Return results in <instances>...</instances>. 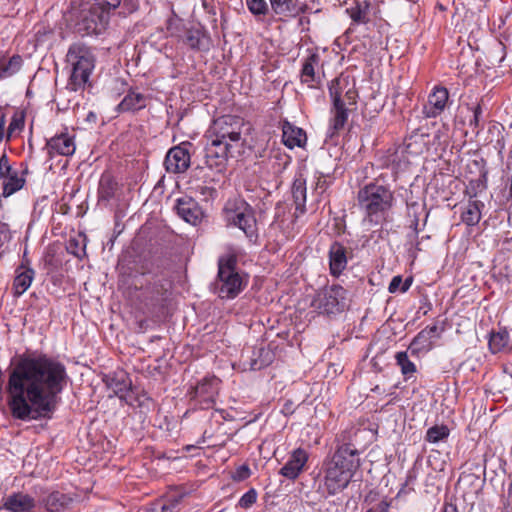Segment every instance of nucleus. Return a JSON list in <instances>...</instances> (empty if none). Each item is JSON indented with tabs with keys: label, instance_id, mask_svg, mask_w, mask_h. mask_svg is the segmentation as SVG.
<instances>
[{
	"label": "nucleus",
	"instance_id": "24",
	"mask_svg": "<svg viewBox=\"0 0 512 512\" xmlns=\"http://www.w3.org/2000/svg\"><path fill=\"white\" fill-rule=\"evenodd\" d=\"M306 133L302 128L295 126L287 120L282 122V141L290 149L303 147L306 143Z\"/></svg>",
	"mask_w": 512,
	"mask_h": 512
},
{
	"label": "nucleus",
	"instance_id": "53",
	"mask_svg": "<svg viewBox=\"0 0 512 512\" xmlns=\"http://www.w3.org/2000/svg\"><path fill=\"white\" fill-rule=\"evenodd\" d=\"M8 225L7 224H0V234H2L4 236L5 239H8L10 238L9 235H8Z\"/></svg>",
	"mask_w": 512,
	"mask_h": 512
},
{
	"label": "nucleus",
	"instance_id": "34",
	"mask_svg": "<svg viewBox=\"0 0 512 512\" xmlns=\"http://www.w3.org/2000/svg\"><path fill=\"white\" fill-rule=\"evenodd\" d=\"M22 62L19 55H14L8 60L2 57L0 59V78H7L16 74L21 69Z\"/></svg>",
	"mask_w": 512,
	"mask_h": 512
},
{
	"label": "nucleus",
	"instance_id": "47",
	"mask_svg": "<svg viewBox=\"0 0 512 512\" xmlns=\"http://www.w3.org/2000/svg\"><path fill=\"white\" fill-rule=\"evenodd\" d=\"M356 96H357V93L356 91L354 90V88H348L346 91H345V95L344 97L342 96V99L344 100V102L348 105H354L356 103Z\"/></svg>",
	"mask_w": 512,
	"mask_h": 512
},
{
	"label": "nucleus",
	"instance_id": "13",
	"mask_svg": "<svg viewBox=\"0 0 512 512\" xmlns=\"http://www.w3.org/2000/svg\"><path fill=\"white\" fill-rule=\"evenodd\" d=\"M324 76L319 54L311 53L302 62L299 75L301 84L306 85L310 89H318L323 84Z\"/></svg>",
	"mask_w": 512,
	"mask_h": 512
},
{
	"label": "nucleus",
	"instance_id": "5",
	"mask_svg": "<svg viewBox=\"0 0 512 512\" xmlns=\"http://www.w3.org/2000/svg\"><path fill=\"white\" fill-rule=\"evenodd\" d=\"M66 60L70 66L67 88L74 92L84 90L95 68L93 51L84 44L74 43L68 49Z\"/></svg>",
	"mask_w": 512,
	"mask_h": 512
},
{
	"label": "nucleus",
	"instance_id": "26",
	"mask_svg": "<svg viewBox=\"0 0 512 512\" xmlns=\"http://www.w3.org/2000/svg\"><path fill=\"white\" fill-rule=\"evenodd\" d=\"M34 275L35 271L24 264L16 268L15 278L13 281V291L15 296H21L29 289L34 279Z\"/></svg>",
	"mask_w": 512,
	"mask_h": 512
},
{
	"label": "nucleus",
	"instance_id": "54",
	"mask_svg": "<svg viewBox=\"0 0 512 512\" xmlns=\"http://www.w3.org/2000/svg\"><path fill=\"white\" fill-rule=\"evenodd\" d=\"M4 125H5V118H4V116H1V118H0V142L3 140V137H4Z\"/></svg>",
	"mask_w": 512,
	"mask_h": 512
},
{
	"label": "nucleus",
	"instance_id": "25",
	"mask_svg": "<svg viewBox=\"0 0 512 512\" xmlns=\"http://www.w3.org/2000/svg\"><path fill=\"white\" fill-rule=\"evenodd\" d=\"M347 266L346 248L339 242H333L329 248V269L331 275L338 277Z\"/></svg>",
	"mask_w": 512,
	"mask_h": 512
},
{
	"label": "nucleus",
	"instance_id": "38",
	"mask_svg": "<svg viewBox=\"0 0 512 512\" xmlns=\"http://www.w3.org/2000/svg\"><path fill=\"white\" fill-rule=\"evenodd\" d=\"M185 29L187 27L183 23V21L177 17L170 18L167 22V31L171 37L182 39Z\"/></svg>",
	"mask_w": 512,
	"mask_h": 512
},
{
	"label": "nucleus",
	"instance_id": "51",
	"mask_svg": "<svg viewBox=\"0 0 512 512\" xmlns=\"http://www.w3.org/2000/svg\"><path fill=\"white\" fill-rule=\"evenodd\" d=\"M416 480V474L414 471H409L406 476V480L399 493H405V488Z\"/></svg>",
	"mask_w": 512,
	"mask_h": 512
},
{
	"label": "nucleus",
	"instance_id": "55",
	"mask_svg": "<svg viewBox=\"0 0 512 512\" xmlns=\"http://www.w3.org/2000/svg\"><path fill=\"white\" fill-rule=\"evenodd\" d=\"M444 512H457V509L455 506L450 505L448 507H445Z\"/></svg>",
	"mask_w": 512,
	"mask_h": 512
},
{
	"label": "nucleus",
	"instance_id": "7",
	"mask_svg": "<svg viewBox=\"0 0 512 512\" xmlns=\"http://www.w3.org/2000/svg\"><path fill=\"white\" fill-rule=\"evenodd\" d=\"M223 214L227 225L238 227L250 239L256 236L254 210L246 201L240 198L228 201Z\"/></svg>",
	"mask_w": 512,
	"mask_h": 512
},
{
	"label": "nucleus",
	"instance_id": "9",
	"mask_svg": "<svg viewBox=\"0 0 512 512\" xmlns=\"http://www.w3.org/2000/svg\"><path fill=\"white\" fill-rule=\"evenodd\" d=\"M220 379L215 376H205L188 390L189 399L196 409H211L216 404L220 390Z\"/></svg>",
	"mask_w": 512,
	"mask_h": 512
},
{
	"label": "nucleus",
	"instance_id": "4",
	"mask_svg": "<svg viewBox=\"0 0 512 512\" xmlns=\"http://www.w3.org/2000/svg\"><path fill=\"white\" fill-rule=\"evenodd\" d=\"M358 450L350 443L337 447L330 460L325 463L324 487L328 495L343 491L360 467Z\"/></svg>",
	"mask_w": 512,
	"mask_h": 512
},
{
	"label": "nucleus",
	"instance_id": "28",
	"mask_svg": "<svg viewBox=\"0 0 512 512\" xmlns=\"http://www.w3.org/2000/svg\"><path fill=\"white\" fill-rule=\"evenodd\" d=\"M146 97L135 91H130L123 100L118 104L117 110L119 112H134L146 107Z\"/></svg>",
	"mask_w": 512,
	"mask_h": 512
},
{
	"label": "nucleus",
	"instance_id": "8",
	"mask_svg": "<svg viewBox=\"0 0 512 512\" xmlns=\"http://www.w3.org/2000/svg\"><path fill=\"white\" fill-rule=\"evenodd\" d=\"M348 86L346 78H335L329 84V95L332 100L331 118L329 121L328 135L333 137L342 130L348 120V109L342 99V91Z\"/></svg>",
	"mask_w": 512,
	"mask_h": 512
},
{
	"label": "nucleus",
	"instance_id": "17",
	"mask_svg": "<svg viewBox=\"0 0 512 512\" xmlns=\"http://www.w3.org/2000/svg\"><path fill=\"white\" fill-rule=\"evenodd\" d=\"M309 459V453L303 448L294 449L279 474L289 480H295L303 472Z\"/></svg>",
	"mask_w": 512,
	"mask_h": 512
},
{
	"label": "nucleus",
	"instance_id": "56",
	"mask_svg": "<svg viewBox=\"0 0 512 512\" xmlns=\"http://www.w3.org/2000/svg\"><path fill=\"white\" fill-rule=\"evenodd\" d=\"M262 366H263V364H260V365L257 366L256 362L252 364V368L253 369H260Z\"/></svg>",
	"mask_w": 512,
	"mask_h": 512
},
{
	"label": "nucleus",
	"instance_id": "29",
	"mask_svg": "<svg viewBox=\"0 0 512 512\" xmlns=\"http://www.w3.org/2000/svg\"><path fill=\"white\" fill-rule=\"evenodd\" d=\"M72 502V499L61 492H52L42 500V504L48 512H61Z\"/></svg>",
	"mask_w": 512,
	"mask_h": 512
},
{
	"label": "nucleus",
	"instance_id": "3",
	"mask_svg": "<svg viewBox=\"0 0 512 512\" xmlns=\"http://www.w3.org/2000/svg\"><path fill=\"white\" fill-rule=\"evenodd\" d=\"M356 203L364 223L382 227L392 221L396 198L389 185L382 184L376 179L359 188Z\"/></svg>",
	"mask_w": 512,
	"mask_h": 512
},
{
	"label": "nucleus",
	"instance_id": "12",
	"mask_svg": "<svg viewBox=\"0 0 512 512\" xmlns=\"http://www.w3.org/2000/svg\"><path fill=\"white\" fill-rule=\"evenodd\" d=\"M109 21V13L95 3L84 6L79 12L76 29L82 35L100 34Z\"/></svg>",
	"mask_w": 512,
	"mask_h": 512
},
{
	"label": "nucleus",
	"instance_id": "16",
	"mask_svg": "<svg viewBox=\"0 0 512 512\" xmlns=\"http://www.w3.org/2000/svg\"><path fill=\"white\" fill-rule=\"evenodd\" d=\"M104 382L108 389L120 400L129 403L132 380L124 370H117L105 376Z\"/></svg>",
	"mask_w": 512,
	"mask_h": 512
},
{
	"label": "nucleus",
	"instance_id": "49",
	"mask_svg": "<svg viewBox=\"0 0 512 512\" xmlns=\"http://www.w3.org/2000/svg\"><path fill=\"white\" fill-rule=\"evenodd\" d=\"M198 190H199L200 194H202L205 197L213 198L217 194L216 189H214L213 187L200 186L198 188Z\"/></svg>",
	"mask_w": 512,
	"mask_h": 512
},
{
	"label": "nucleus",
	"instance_id": "32",
	"mask_svg": "<svg viewBox=\"0 0 512 512\" xmlns=\"http://www.w3.org/2000/svg\"><path fill=\"white\" fill-rule=\"evenodd\" d=\"M292 197L296 210L301 213L305 210L306 203V182L303 178H296L292 185Z\"/></svg>",
	"mask_w": 512,
	"mask_h": 512
},
{
	"label": "nucleus",
	"instance_id": "41",
	"mask_svg": "<svg viewBox=\"0 0 512 512\" xmlns=\"http://www.w3.org/2000/svg\"><path fill=\"white\" fill-rule=\"evenodd\" d=\"M162 287L159 284L154 283L152 286H148L143 290V295L151 300V302L159 301L160 295H162Z\"/></svg>",
	"mask_w": 512,
	"mask_h": 512
},
{
	"label": "nucleus",
	"instance_id": "19",
	"mask_svg": "<svg viewBox=\"0 0 512 512\" xmlns=\"http://www.w3.org/2000/svg\"><path fill=\"white\" fill-rule=\"evenodd\" d=\"M175 210L179 217L194 226L201 223L203 211L199 204L189 196H183L176 200Z\"/></svg>",
	"mask_w": 512,
	"mask_h": 512
},
{
	"label": "nucleus",
	"instance_id": "11",
	"mask_svg": "<svg viewBox=\"0 0 512 512\" xmlns=\"http://www.w3.org/2000/svg\"><path fill=\"white\" fill-rule=\"evenodd\" d=\"M346 294V290L338 284L326 286L316 293L311 306L327 315L342 312L346 305Z\"/></svg>",
	"mask_w": 512,
	"mask_h": 512
},
{
	"label": "nucleus",
	"instance_id": "14",
	"mask_svg": "<svg viewBox=\"0 0 512 512\" xmlns=\"http://www.w3.org/2000/svg\"><path fill=\"white\" fill-rule=\"evenodd\" d=\"M188 146L190 143H181L168 150L164 159V166L168 173L181 174L190 167L191 156Z\"/></svg>",
	"mask_w": 512,
	"mask_h": 512
},
{
	"label": "nucleus",
	"instance_id": "57",
	"mask_svg": "<svg viewBox=\"0 0 512 512\" xmlns=\"http://www.w3.org/2000/svg\"><path fill=\"white\" fill-rule=\"evenodd\" d=\"M509 194L512 197V176H511V184H510Z\"/></svg>",
	"mask_w": 512,
	"mask_h": 512
},
{
	"label": "nucleus",
	"instance_id": "10",
	"mask_svg": "<svg viewBox=\"0 0 512 512\" xmlns=\"http://www.w3.org/2000/svg\"><path fill=\"white\" fill-rule=\"evenodd\" d=\"M425 149V135L415 131L405 139L403 146H399L395 149H389L386 152L382 165L392 167L393 169H399L403 164L408 162V159L404 154L419 155L423 153Z\"/></svg>",
	"mask_w": 512,
	"mask_h": 512
},
{
	"label": "nucleus",
	"instance_id": "48",
	"mask_svg": "<svg viewBox=\"0 0 512 512\" xmlns=\"http://www.w3.org/2000/svg\"><path fill=\"white\" fill-rule=\"evenodd\" d=\"M22 125H23V122L21 120L13 118L8 127L7 139L10 138V136L14 130L20 129Z\"/></svg>",
	"mask_w": 512,
	"mask_h": 512
},
{
	"label": "nucleus",
	"instance_id": "27",
	"mask_svg": "<svg viewBox=\"0 0 512 512\" xmlns=\"http://www.w3.org/2000/svg\"><path fill=\"white\" fill-rule=\"evenodd\" d=\"M371 3L368 0L356 1L353 6L346 9L352 20V25L367 24L370 22Z\"/></svg>",
	"mask_w": 512,
	"mask_h": 512
},
{
	"label": "nucleus",
	"instance_id": "18",
	"mask_svg": "<svg viewBox=\"0 0 512 512\" xmlns=\"http://www.w3.org/2000/svg\"><path fill=\"white\" fill-rule=\"evenodd\" d=\"M448 98L449 92L445 87H434L427 102L423 105V115L426 118H436L441 115L446 108Z\"/></svg>",
	"mask_w": 512,
	"mask_h": 512
},
{
	"label": "nucleus",
	"instance_id": "23",
	"mask_svg": "<svg viewBox=\"0 0 512 512\" xmlns=\"http://www.w3.org/2000/svg\"><path fill=\"white\" fill-rule=\"evenodd\" d=\"M466 193L469 196V201L464 207H462L461 221L467 226H475L482 218L484 203L475 199L476 192L467 190Z\"/></svg>",
	"mask_w": 512,
	"mask_h": 512
},
{
	"label": "nucleus",
	"instance_id": "52",
	"mask_svg": "<svg viewBox=\"0 0 512 512\" xmlns=\"http://www.w3.org/2000/svg\"><path fill=\"white\" fill-rule=\"evenodd\" d=\"M412 281L413 280L411 277L406 278L405 281H403V285L401 286V292H406L410 288Z\"/></svg>",
	"mask_w": 512,
	"mask_h": 512
},
{
	"label": "nucleus",
	"instance_id": "50",
	"mask_svg": "<svg viewBox=\"0 0 512 512\" xmlns=\"http://www.w3.org/2000/svg\"><path fill=\"white\" fill-rule=\"evenodd\" d=\"M422 331H424L425 333H427V335H429V337L433 340V338L435 337H439V328L436 324L434 325H431V326H427L426 328H424Z\"/></svg>",
	"mask_w": 512,
	"mask_h": 512
},
{
	"label": "nucleus",
	"instance_id": "21",
	"mask_svg": "<svg viewBox=\"0 0 512 512\" xmlns=\"http://www.w3.org/2000/svg\"><path fill=\"white\" fill-rule=\"evenodd\" d=\"M273 12L279 16L280 20L295 18L307 10V5L299 3L297 0H269Z\"/></svg>",
	"mask_w": 512,
	"mask_h": 512
},
{
	"label": "nucleus",
	"instance_id": "44",
	"mask_svg": "<svg viewBox=\"0 0 512 512\" xmlns=\"http://www.w3.org/2000/svg\"><path fill=\"white\" fill-rule=\"evenodd\" d=\"M122 0H94V3L110 13V11L115 10L121 4Z\"/></svg>",
	"mask_w": 512,
	"mask_h": 512
},
{
	"label": "nucleus",
	"instance_id": "33",
	"mask_svg": "<svg viewBox=\"0 0 512 512\" xmlns=\"http://www.w3.org/2000/svg\"><path fill=\"white\" fill-rule=\"evenodd\" d=\"M433 348V341L424 331H420L412 340L408 350L417 355L420 352H428Z\"/></svg>",
	"mask_w": 512,
	"mask_h": 512
},
{
	"label": "nucleus",
	"instance_id": "6",
	"mask_svg": "<svg viewBox=\"0 0 512 512\" xmlns=\"http://www.w3.org/2000/svg\"><path fill=\"white\" fill-rule=\"evenodd\" d=\"M236 262L234 256L219 260L215 290L222 299L235 298L245 286L243 277L236 270Z\"/></svg>",
	"mask_w": 512,
	"mask_h": 512
},
{
	"label": "nucleus",
	"instance_id": "35",
	"mask_svg": "<svg viewBox=\"0 0 512 512\" xmlns=\"http://www.w3.org/2000/svg\"><path fill=\"white\" fill-rule=\"evenodd\" d=\"M509 342V333L506 330L491 332L489 337V349L493 354L503 351Z\"/></svg>",
	"mask_w": 512,
	"mask_h": 512
},
{
	"label": "nucleus",
	"instance_id": "39",
	"mask_svg": "<svg viewBox=\"0 0 512 512\" xmlns=\"http://www.w3.org/2000/svg\"><path fill=\"white\" fill-rule=\"evenodd\" d=\"M248 10L255 16H264L268 12V5L265 0H246Z\"/></svg>",
	"mask_w": 512,
	"mask_h": 512
},
{
	"label": "nucleus",
	"instance_id": "1",
	"mask_svg": "<svg viewBox=\"0 0 512 512\" xmlns=\"http://www.w3.org/2000/svg\"><path fill=\"white\" fill-rule=\"evenodd\" d=\"M68 380L65 365L51 356H18L7 385L12 416L22 421L50 419Z\"/></svg>",
	"mask_w": 512,
	"mask_h": 512
},
{
	"label": "nucleus",
	"instance_id": "58",
	"mask_svg": "<svg viewBox=\"0 0 512 512\" xmlns=\"http://www.w3.org/2000/svg\"><path fill=\"white\" fill-rule=\"evenodd\" d=\"M366 512H373V510L372 509H368Z\"/></svg>",
	"mask_w": 512,
	"mask_h": 512
},
{
	"label": "nucleus",
	"instance_id": "43",
	"mask_svg": "<svg viewBox=\"0 0 512 512\" xmlns=\"http://www.w3.org/2000/svg\"><path fill=\"white\" fill-rule=\"evenodd\" d=\"M481 115H482V108L478 104L473 108V118L470 120V123H469V125L471 127H473V130H475L476 133H478L479 130L481 129V125H480Z\"/></svg>",
	"mask_w": 512,
	"mask_h": 512
},
{
	"label": "nucleus",
	"instance_id": "45",
	"mask_svg": "<svg viewBox=\"0 0 512 512\" xmlns=\"http://www.w3.org/2000/svg\"><path fill=\"white\" fill-rule=\"evenodd\" d=\"M181 500V496L170 498L161 506V512H176Z\"/></svg>",
	"mask_w": 512,
	"mask_h": 512
},
{
	"label": "nucleus",
	"instance_id": "20",
	"mask_svg": "<svg viewBox=\"0 0 512 512\" xmlns=\"http://www.w3.org/2000/svg\"><path fill=\"white\" fill-rule=\"evenodd\" d=\"M46 149L51 158L55 155L72 156L76 149L74 137L68 133L55 135L47 141Z\"/></svg>",
	"mask_w": 512,
	"mask_h": 512
},
{
	"label": "nucleus",
	"instance_id": "46",
	"mask_svg": "<svg viewBox=\"0 0 512 512\" xmlns=\"http://www.w3.org/2000/svg\"><path fill=\"white\" fill-rule=\"evenodd\" d=\"M403 285V280L400 275L394 276L389 284L388 291L390 293H396L401 290V286Z\"/></svg>",
	"mask_w": 512,
	"mask_h": 512
},
{
	"label": "nucleus",
	"instance_id": "36",
	"mask_svg": "<svg viewBox=\"0 0 512 512\" xmlns=\"http://www.w3.org/2000/svg\"><path fill=\"white\" fill-rule=\"evenodd\" d=\"M396 364L400 367L403 376L408 379L416 373V365L409 359L407 351L397 352L395 355Z\"/></svg>",
	"mask_w": 512,
	"mask_h": 512
},
{
	"label": "nucleus",
	"instance_id": "42",
	"mask_svg": "<svg viewBox=\"0 0 512 512\" xmlns=\"http://www.w3.org/2000/svg\"><path fill=\"white\" fill-rule=\"evenodd\" d=\"M251 474L250 468L248 465L243 464L239 466L232 474V478L235 481H243L247 479Z\"/></svg>",
	"mask_w": 512,
	"mask_h": 512
},
{
	"label": "nucleus",
	"instance_id": "15",
	"mask_svg": "<svg viewBox=\"0 0 512 512\" xmlns=\"http://www.w3.org/2000/svg\"><path fill=\"white\" fill-rule=\"evenodd\" d=\"M0 179L2 180L3 197L11 196L25 184V178L20 176L19 172L12 167L6 154L0 157Z\"/></svg>",
	"mask_w": 512,
	"mask_h": 512
},
{
	"label": "nucleus",
	"instance_id": "40",
	"mask_svg": "<svg viewBox=\"0 0 512 512\" xmlns=\"http://www.w3.org/2000/svg\"><path fill=\"white\" fill-rule=\"evenodd\" d=\"M257 500V492L255 489H250L246 493L242 495V497L239 499V506L241 508H250Z\"/></svg>",
	"mask_w": 512,
	"mask_h": 512
},
{
	"label": "nucleus",
	"instance_id": "31",
	"mask_svg": "<svg viewBox=\"0 0 512 512\" xmlns=\"http://www.w3.org/2000/svg\"><path fill=\"white\" fill-rule=\"evenodd\" d=\"M205 34L197 28H187L180 41L187 45L192 50H200L203 48Z\"/></svg>",
	"mask_w": 512,
	"mask_h": 512
},
{
	"label": "nucleus",
	"instance_id": "30",
	"mask_svg": "<svg viewBox=\"0 0 512 512\" xmlns=\"http://www.w3.org/2000/svg\"><path fill=\"white\" fill-rule=\"evenodd\" d=\"M117 183L110 175H103L99 182L98 199L99 201L109 202L114 198L117 191Z\"/></svg>",
	"mask_w": 512,
	"mask_h": 512
},
{
	"label": "nucleus",
	"instance_id": "37",
	"mask_svg": "<svg viewBox=\"0 0 512 512\" xmlns=\"http://www.w3.org/2000/svg\"><path fill=\"white\" fill-rule=\"evenodd\" d=\"M449 429L445 425H435L430 427L426 432V441L430 443H438L448 438Z\"/></svg>",
	"mask_w": 512,
	"mask_h": 512
},
{
	"label": "nucleus",
	"instance_id": "22",
	"mask_svg": "<svg viewBox=\"0 0 512 512\" xmlns=\"http://www.w3.org/2000/svg\"><path fill=\"white\" fill-rule=\"evenodd\" d=\"M35 506L36 501L32 496L17 492L4 498L2 509L8 512H30Z\"/></svg>",
	"mask_w": 512,
	"mask_h": 512
},
{
	"label": "nucleus",
	"instance_id": "2",
	"mask_svg": "<svg viewBox=\"0 0 512 512\" xmlns=\"http://www.w3.org/2000/svg\"><path fill=\"white\" fill-rule=\"evenodd\" d=\"M244 119L233 115H224L215 119L206 132V164L211 169L222 171L228 158L238 157L245 144Z\"/></svg>",
	"mask_w": 512,
	"mask_h": 512
}]
</instances>
